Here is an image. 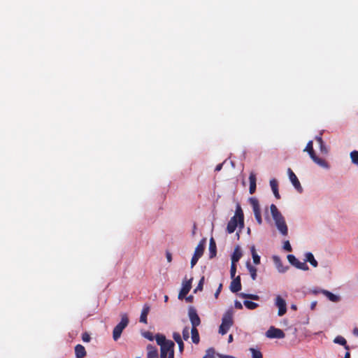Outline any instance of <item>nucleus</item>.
<instances>
[{"instance_id":"obj_1","label":"nucleus","mask_w":358,"mask_h":358,"mask_svg":"<svg viewBox=\"0 0 358 358\" xmlns=\"http://www.w3.org/2000/svg\"><path fill=\"white\" fill-rule=\"evenodd\" d=\"M269 209L272 220L279 233L283 236H287L288 227L281 212L275 204H271Z\"/></svg>"},{"instance_id":"obj_2","label":"nucleus","mask_w":358,"mask_h":358,"mask_svg":"<svg viewBox=\"0 0 358 358\" xmlns=\"http://www.w3.org/2000/svg\"><path fill=\"white\" fill-rule=\"evenodd\" d=\"M155 339L157 345L160 346L161 358H174V343L159 334L155 336Z\"/></svg>"},{"instance_id":"obj_3","label":"nucleus","mask_w":358,"mask_h":358,"mask_svg":"<svg viewBox=\"0 0 358 358\" xmlns=\"http://www.w3.org/2000/svg\"><path fill=\"white\" fill-rule=\"evenodd\" d=\"M244 226V217L243 210L239 205H237L235 215L230 219L227 226L228 234H232L239 227L242 229Z\"/></svg>"},{"instance_id":"obj_4","label":"nucleus","mask_w":358,"mask_h":358,"mask_svg":"<svg viewBox=\"0 0 358 358\" xmlns=\"http://www.w3.org/2000/svg\"><path fill=\"white\" fill-rule=\"evenodd\" d=\"M129 322L127 315L122 314L120 321L113 328V341H117L120 338L123 330L128 326Z\"/></svg>"},{"instance_id":"obj_5","label":"nucleus","mask_w":358,"mask_h":358,"mask_svg":"<svg viewBox=\"0 0 358 358\" xmlns=\"http://www.w3.org/2000/svg\"><path fill=\"white\" fill-rule=\"evenodd\" d=\"M233 324V313L231 310L227 311L222 319V324L220 326L219 333L224 335L227 333Z\"/></svg>"},{"instance_id":"obj_6","label":"nucleus","mask_w":358,"mask_h":358,"mask_svg":"<svg viewBox=\"0 0 358 358\" xmlns=\"http://www.w3.org/2000/svg\"><path fill=\"white\" fill-rule=\"evenodd\" d=\"M249 202L252 208V211L257 223L261 225L263 221L258 200L255 197H251L249 199Z\"/></svg>"},{"instance_id":"obj_7","label":"nucleus","mask_w":358,"mask_h":358,"mask_svg":"<svg viewBox=\"0 0 358 358\" xmlns=\"http://www.w3.org/2000/svg\"><path fill=\"white\" fill-rule=\"evenodd\" d=\"M287 260L288 262L297 268L298 269H301L302 271H308L309 269L308 266L306 264V263L304 262L299 261L296 257L293 255H287Z\"/></svg>"},{"instance_id":"obj_8","label":"nucleus","mask_w":358,"mask_h":358,"mask_svg":"<svg viewBox=\"0 0 358 358\" xmlns=\"http://www.w3.org/2000/svg\"><path fill=\"white\" fill-rule=\"evenodd\" d=\"M188 316L192 324V328H196L201 324V320L197 314L196 309L189 307L188 309Z\"/></svg>"},{"instance_id":"obj_9","label":"nucleus","mask_w":358,"mask_h":358,"mask_svg":"<svg viewBox=\"0 0 358 358\" xmlns=\"http://www.w3.org/2000/svg\"><path fill=\"white\" fill-rule=\"evenodd\" d=\"M266 336L268 338H283L285 336L282 330L271 327L266 332Z\"/></svg>"},{"instance_id":"obj_10","label":"nucleus","mask_w":358,"mask_h":358,"mask_svg":"<svg viewBox=\"0 0 358 358\" xmlns=\"http://www.w3.org/2000/svg\"><path fill=\"white\" fill-rule=\"evenodd\" d=\"M287 173L289 176V180L292 182L294 187L299 193H301L303 192V187L299 180H298L296 176L294 174V173L292 171L291 169H287Z\"/></svg>"},{"instance_id":"obj_11","label":"nucleus","mask_w":358,"mask_h":358,"mask_svg":"<svg viewBox=\"0 0 358 358\" xmlns=\"http://www.w3.org/2000/svg\"><path fill=\"white\" fill-rule=\"evenodd\" d=\"M275 305L278 308V316L281 317L286 313V312H287L286 302L280 295H278L275 297Z\"/></svg>"},{"instance_id":"obj_12","label":"nucleus","mask_w":358,"mask_h":358,"mask_svg":"<svg viewBox=\"0 0 358 358\" xmlns=\"http://www.w3.org/2000/svg\"><path fill=\"white\" fill-rule=\"evenodd\" d=\"M192 287V279L189 280H183L182 284V288L178 294V299H182L189 292Z\"/></svg>"},{"instance_id":"obj_13","label":"nucleus","mask_w":358,"mask_h":358,"mask_svg":"<svg viewBox=\"0 0 358 358\" xmlns=\"http://www.w3.org/2000/svg\"><path fill=\"white\" fill-rule=\"evenodd\" d=\"M311 159L319 166L322 167V169L325 170H329L331 168V166L329 163L326 161L325 159L320 158L316 155V154L314 156H312Z\"/></svg>"},{"instance_id":"obj_14","label":"nucleus","mask_w":358,"mask_h":358,"mask_svg":"<svg viewBox=\"0 0 358 358\" xmlns=\"http://www.w3.org/2000/svg\"><path fill=\"white\" fill-rule=\"evenodd\" d=\"M273 260L279 273H284L288 270V266L283 265L280 258L278 256H273Z\"/></svg>"},{"instance_id":"obj_15","label":"nucleus","mask_w":358,"mask_h":358,"mask_svg":"<svg viewBox=\"0 0 358 358\" xmlns=\"http://www.w3.org/2000/svg\"><path fill=\"white\" fill-rule=\"evenodd\" d=\"M320 292L331 302L338 303L341 301V296L339 295L335 294L328 290L322 289Z\"/></svg>"},{"instance_id":"obj_16","label":"nucleus","mask_w":358,"mask_h":358,"mask_svg":"<svg viewBox=\"0 0 358 358\" xmlns=\"http://www.w3.org/2000/svg\"><path fill=\"white\" fill-rule=\"evenodd\" d=\"M241 289V278L239 276L233 278L230 285V290L232 292H237Z\"/></svg>"},{"instance_id":"obj_17","label":"nucleus","mask_w":358,"mask_h":358,"mask_svg":"<svg viewBox=\"0 0 358 358\" xmlns=\"http://www.w3.org/2000/svg\"><path fill=\"white\" fill-rule=\"evenodd\" d=\"M147 358H159L157 349L152 345L147 346Z\"/></svg>"},{"instance_id":"obj_18","label":"nucleus","mask_w":358,"mask_h":358,"mask_svg":"<svg viewBox=\"0 0 358 358\" xmlns=\"http://www.w3.org/2000/svg\"><path fill=\"white\" fill-rule=\"evenodd\" d=\"M150 306L148 304H145L143 307V309L141 310V317H140V322L144 324H147V316L150 312Z\"/></svg>"},{"instance_id":"obj_19","label":"nucleus","mask_w":358,"mask_h":358,"mask_svg":"<svg viewBox=\"0 0 358 358\" xmlns=\"http://www.w3.org/2000/svg\"><path fill=\"white\" fill-rule=\"evenodd\" d=\"M75 354L76 358H84L86 356V350L84 346L80 344H78L75 347Z\"/></svg>"},{"instance_id":"obj_20","label":"nucleus","mask_w":358,"mask_h":358,"mask_svg":"<svg viewBox=\"0 0 358 358\" xmlns=\"http://www.w3.org/2000/svg\"><path fill=\"white\" fill-rule=\"evenodd\" d=\"M250 180V194H252L256 190V175L254 173H250L249 176Z\"/></svg>"},{"instance_id":"obj_21","label":"nucleus","mask_w":358,"mask_h":358,"mask_svg":"<svg viewBox=\"0 0 358 358\" xmlns=\"http://www.w3.org/2000/svg\"><path fill=\"white\" fill-rule=\"evenodd\" d=\"M309 262L314 268L318 265L317 261L315 259L314 255L308 252L305 254V262Z\"/></svg>"},{"instance_id":"obj_22","label":"nucleus","mask_w":358,"mask_h":358,"mask_svg":"<svg viewBox=\"0 0 358 358\" xmlns=\"http://www.w3.org/2000/svg\"><path fill=\"white\" fill-rule=\"evenodd\" d=\"M206 240L203 239L196 247L194 255L201 257L203 253Z\"/></svg>"},{"instance_id":"obj_23","label":"nucleus","mask_w":358,"mask_h":358,"mask_svg":"<svg viewBox=\"0 0 358 358\" xmlns=\"http://www.w3.org/2000/svg\"><path fill=\"white\" fill-rule=\"evenodd\" d=\"M270 186L273 192L274 196L276 199H280V194L278 192V182L275 179L270 180Z\"/></svg>"},{"instance_id":"obj_24","label":"nucleus","mask_w":358,"mask_h":358,"mask_svg":"<svg viewBox=\"0 0 358 358\" xmlns=\"http://www.w3.org/2000/svg\"><path fill=\"white\" fill-rule=\"evenodd\" d=\"M250 251L253 259V262L255 264L258 265L260 263V257L258 255L256 251V248L255 245L251 246Z\"/></svg>"},{"instance_id":"obj_25","label":"nucleus","mask_w":358,"mask_h":358,"mask_svg":"<svg viewBox=\"0 0 358 358\" xmlns=\"http://www.w3.org/2000/svg\"><path fill=\"white\" fill-rule=\"evenodd\" d=\"M191 334H192V341L194 343L198 344L199 343V334L196 328L191 329Z\"/></svg>"},{"instance_id":"obj_26","label":"nucleus","mask_w":358,"mask_h":358,"mask_svg":"<svg viewBox=\"0 0 358 358\" xmlns=\"http://www.w3.org/2000/svg\"><path fill=\"white\" fill-rule=\"evenodd\" d=\"M241 252L238 248H236L231 257V263L236 264V262H238L241 259Z\"/></svg>"},{"instance_id":"obj_27","label":"nucleus","mask_w":358,"mask_h":358,"mask_svg":"<svg viewBox=\"0 0 358 358\" xmlns=\"http://www.w3.org/2000/svg\"><path fill=\"white\" fill-rule=\"evenodd\" d=\"M303 152H307L310 156V157L311 158L312 156H314L315 155V152L313 150V141H310L306 148H304L303 150Z\"/></svg>"},{"instance_id":"obj_28","label":"nucleus","mask_w":358,"mask_h":358,"mask_svg":"<svg viewBox=\"0 0 358 358\" xmlns=\"http://www.w3.org/2000/svg\"><path fill=\"white\" fill-rule=\"evenodd\" d=\"M350 158L351 159V162L358 166V150H353L350 153Z\"/></svg>"},{"instance_id":"obj_29","label":"nucleus","mask_w":358,"mask_h":358,"mask_svg":"<svg viewBox=\"0 0 358 358\" xmlns=\"http://www.w3.org/2000/svg\"><path fill=\"white\" fill-rule=\"evenodd\" d=\"M334 342L335 343L343 345L346 350H349L348 345H346V340L343 336H336L334 338Z\"/></svg>"},{"instance_id":"obj_30","label":"nucleus","mask_w":358,"mask_h":358,"mask_svg":"<svg viewBox=\"0 0 358 358\" xmlns=\"http://www.w3.org/2000/svg\"><path fill=\"white\" fill-rule=\"evenodd\" d=\"M247 268L248 269L250 276L253 280H255L257 278V268L250 264V263H247Z\"/></svg>"},{"instance_id":"obj_31","label":"nucleus","mask_w":358,"mask_h":358,"mask_svg":"<svg viewBox=\"0 0 358 358\" xmlns=\"http://www.w3.org/2000/svg\"><path fill=\"white\" fill-rule=\"evenodd\" d=\"M249 351L251 353L252 358H263L262 352L254 348H250Z\"/></svg>"},{"instance_id":"obj_32","label":"nucleus","mask_w":358,"mask_h":358,"mask_svg":"<svg viewBox=\"0 0 358 358\" xmlns=\"http://www.w3.org/2000/svg\"><path fill=\"white\" fill-rule=\"evenodd\" d=\"M245 306L249 310H254L258 307V304L257 303L245 300L243 301Z\"/></svg>"},{"instance_id":"obj_33","label":"nucleus","mask_w":358,"mask_h":358,"mask_svg":"<svg viewBox=\"0 0 358 358\" xmlns=\"http://www.w3.org/2000/svg\"><path fill=\"white\" fill-rule=\"evenodd\" d=\"M239 296L241 298H247L252 300H259V296L257 294H245L241 293L239 294Z\"/></svg>"},{"instance_id":"obj_34","label":"nucleus","mask_w":358,"mask_h":358,"mask_svg":"<svg viewBox=\"0 0 358 358\" xmlns=\"http://www.w3.org/2000/svg\"><path fill=\"white\" fill-rule=\"evenodd\" d=\"M210 257H213L215 255V243L213 238L210 240Z\"/></svg>"},{"instance_id":"obj_35","label":"nucleus","mask_w":358,"mask_h":358,"mask_svg":"<svg viewBox=\"0 0 358 358\" xmlns=\"http://www.w3.org/2000/svg\"><path fill=\"white\" fill-rule=\"evenodd\" d=\"M320 152L323 155H327L329 153V148L322 143L319 145Z\"/></svg>"},{"instance_id":"obj_36","label":"nucleus","mask_w":358,"mask_h":358,"mask_svg":"<svg viewBox=\"0 0 358 358\" xmlns=\"http://www.w3.org/2000/svg\"><path fill=\"white\" fill-rule=\"evenodd\" d=\"M141 335L147 338L149 341H153L155 337H154L153 334L150 331H143L141 333Z\"/></svg>"},{"instance_id":"obj_37","label":"nucleus","mask_w":358,"mask_h":358,"mask_svg":"<svg viewBox=\"0 0 358 358\" xmlns=\"http://www.w3.org/2000/svg\"><path fill=\"white\" fill-rule=\"evenodd\" d=\"M182 338L185 341L188 340L189 338V329L188 327H184L182 330Z\"/></svg>"},{"instance_id":"obj_38","label":"nucleus","mask_w":358,"mask_h":358,"mask_svg":"<svg viewBox=\"0 0 358 358\" xmlns=\"http://www.w3.org/2000/svg\"><path fill=\"white\" fill-rule=\"evenodd\" d=\"M173 338L177 343L182 341L181 336L178 332H173Z\"/></svg>"},{"instance_id":"obj_39","label":"nucleus","mask_w":358,"mask_h":358,"mask_svg":"<svg viewBox=\"0 0 358 358\" xmlns=\"http://www.w3.org/2000/svg\"><path fill=\"white\" fill-rule=\"evenodd\" d=\"M204 283V277H202L199 282L198 286L194 289V292H196L197 291H201L203 289V285Z\"/></svg>"},{"instance_id":"obj_40","label":"nucleus","mask_w":358,"mask_h":358,"mask_svg":"<svg viewBox=\"0 0 358 358\" xmlns=\"http://www.w3.org/2000/svg\"><path fill=\"white\" fill-rule=\"evenodd\" d=\"M283 249L286 251H288V252H290L292 251V246L289 243V241H285L284 243H283Z\"/></svg>"},{"instance_id":"obj_41","label":"nucleus","mask_w":358,"mask_h":358,"mask_svg":"<svg viewBox=\"0 0 358 358\" xmlns=\"http://www.w3.org/2000/svg\"><path fill=\"white\" fill-rule=\"evenodd\" d=\"M82 340L84 342L88 343L91 340L90 335L87 332H85L82 334Z\"/></svg>"},{"instance_id":"obj_42","label":"nucleus","mask_w":358,"mask_h":358,"mask_svg":"<svg viewBox=\"0 0 358 358\" xmlns=\"http://www.w3.org/2000/svg\"><path fill=\"white\" fill-rule=\"evenodd\" d=\"M236 264L231 263V270H230V273H231V278H234V276L236 275Z\"/></svg>"},{"instance_id":"obj_43","label":"nucleus","mask_w":358,"mask_h":358,"mask_svg":"<svg viewBox=\"0 0 358 358\" xmlns=\"http://www.w3.org/2000/svg\"><path fill=\"white\" fill-rule=\"evenodd\" d=\"M199 257H196V255H193L192 260H191V267L192 268L198 262Z\"/></svg>"},{"instance_id":"obj_44","label":"nucleus","mask_w":358,"mask_h":358,"mask_svg":"<svg viewBox=\"0 0 358 358\" xmlns=\"http://www.w3.org/2000/svg\"><path fill=\"white\" fill-rule=\"evenodd\" d=\"M178 345V348H179V351L180 353H182L184 350V343L183 342H180V343H177Z\"/></svg>"},{"instance_id":"obj_45","label":"nucleus","mask_w":358,"mask_h":358,"mask_svg":"<svg viewBox=\"0 0 358 358\" xmlns=\"http://www.w3.org/2000/svg\"><path fill=\"white\" fill-rule=\"evenodd\" d=\"M166 257L168 262H171L172 261V255H171V252H166Z\"/></svg>"},{"instance_id":"obj_46","label":"nucleus","mask_w":358,"mask_h":358,"mask_svg":"<svg viewBox=\"0 0 358 358\" xmlns=\"http://www.w3.org/2000/svg\"><path fill=\"white\" fill-rule=\"evenodd\" d=\"M222 287V284H220V285H219L218 289H217V291H216V292H215V298H217V297H218V296H219V294H220V292H221Z\"/></svg>"},{"instance_id":"obj_47","label":"nucleus","mask_w":358,"mask_h":358,"mask_svg":"<svg viewBox=\"0 0 358 358\" xmlns=\"http://www.w3.org/2000/svg\"><path fill=\"white\" fill-rule=\"evenodd\" d=\"M235 307L238 309H242L243 308V305L242 303L240 302V301H235Z\"/></svg>"},{"instance_id":"obj_48","label":"nucleus","mask_w":358,"mask_h":358,"mask_svg":"<svg viewBox=\"0 0 358 358\" xmlns=\"http://www.w3.org/2000/svg\"><path fill=\"white\" fill-rule=\"evenodd\" d=\"M315 140H316V141L318 143V144H319V145H320V144H321V143H324V141H322V137H321V136H317L315 137Z\"/></svg>"},{"instance_id":"obj_49","label":"nucleus","mask_w":358,"mask_h":358,"mask_svg":"<svg viewBox=\"0 0 358 358\" xmlns=\"http://www.w3.org/2000/svg\"><path fill=\"white\" fill-rule=\"evenodd\" d=\"M222 164H220L217 165L216 167H215V171H220L222 169Z\"/></svg>"},{"instance_id":"obj_50","label":"nucleus","mask_w":358,"mask_h":358,"mask_svg":"<svg viewBox=\"0 0 358 358\" xmlns=\"http://www.w3.org/2000/svg\"><path fill=\"white\" fill-rule=\"evenodd\" d=\"M352 332H353V334H354L355 336L358 337V329H357V328H355V329H353V331H352Z\"/></svg>"},{"instance_id":"obj_51","label":"nucleus","mask_w":358,"mask_h":358,"mask_svg":"<svg viewBox=\"0 0 358 358\" xmlns=\"http://www.w3.org/2000/svg\"><path fill=\"white\" fill-rule=\"evenodd\" d=\"M316 304H317V302H316V301H313V302H312V303H311V305H310V308H311L312 310H313V309L315 308V307Z\"/></svg>"},{"instance_id":"obj_52","label":"nucleus","mask_w":358,"mask_h":358,"mask_svg":"<svg viewBox=\"0 0 358 358\" xmlns=\"http://www.w3.org/2000/svg\"><path fill=\"white\" fill-rule=\"evenodd\" d=\"M233 341V336L231 334L229 336L228 342L231 343Z\"/></svg>"},{"instance_id":"obj_53","label":"nucleus","mask_w":358,"mask_h":358,"mask_svg":"<svg viewBox=\"0 0 358 358\" xmlns=\"http://www.w3.org/2000/svg\"><path fill=\"white\" fill-rule=\"evenodd\" d=\"M291 308L294 310H296L297 309V307L295 304H292L291 305Z\"/></svg>"},{"instance_id":"obj_54","label":"nucleus","mask_w":358,"mask_h":358,"mask_svg":"<svg viewBox=\"0 0 358 358\" xmlns=\"http://www.w3.org/2000/svg\"><path fill=\"white\" fill-rule=\"evenodd\" d=\"M350 352H347L345 355V357L344 358H350Z\"/></svg>"},{"instance_id":"obj_55","label":"nucleus","mask_w":358,"mask_h":358,"mask_svg":"<svg viewBox=\"0 0 358 358\" xmlns=\"http://www.w3.org/2000/svg\"><path fill=\"white\" fill-rule=\"evenodd\" d=\"M168 299H169L168 296H167V295H165V296H164V301H165V302H166V301H168Z\"/></svg>"},{"instance_id":"obj_56","label":"nucleus","mask_w":358,"mask_h":358,"mask_svg":"<svg viewBox=\"0 0 358 358\" xmlns=\"http://www.w3.org/2000/svg\"><path fill=\"white\" fill-rule=\"evenodd\" d=\"M203 358H213V357L206 355Z\"/></svg>"},{"instance_id":"obj_57","label":"nucleus","mask_w":358,"mask_h":358,"mask_svg":"<svg viewBox=\"0 0 358 358\" xmlns=\"http://www.w3.org/2000/svg\"><path fill=\"white\" fill-rule=\"evenodd\" d=\"M266 220L267 221H269V219H268V216H267V215H266Z\"/></svg>"},{"instance_id":"obj_58","label":"nucleus","mask_w":358,"mask_h":358,"mask_svg":"<svg viewBox=\"0 0 358 358\" xmlns=\"http://www.w3.org/2000/svg\"><path fill=\"white\" fill-rule=\"evenodd\" d=\"M187 300H191V298L190 297H187Z\"/></svg>"},{"instance_id":"obj_59","label":"nucleus","mask_w":358,"mask_h":358,"mask_svg":"<svg viewBox=\"0 0 358 358\" xmlns=\"http://www.w3.org/2000/svg\"><path fill=\"white\" fill-rule=\"evenodd\" d=\"M187 300H191V298L190 297H187Z\"/></svg>"},{"instance_id":"obj_60","label":"nucleus","mask_w":358,"mask_h":358,"mask_svg":"<svg viewBox=\"0 0 358 358\" xmlns=\"http://www.w3.org/2000/svg\"><path fill=\"white\" fill-rule=\"evenodd\" d=\"M136 358H139V357H136Z\"/></svg>"}]
</instances>
